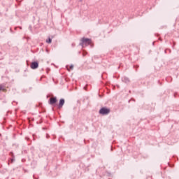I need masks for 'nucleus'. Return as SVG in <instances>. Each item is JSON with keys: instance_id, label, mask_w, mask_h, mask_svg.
<instances>
[{"instance_id": "7", "label": "nucleus", "mask_w": 179, "mask_h": 179, "mask_svg": "<svg viewBox=\"0 0 179 179\" xmlns=\"http://www.w3.org/2000/svg\"><path fill=\"white\" fill-rule=\"evenodd\" d=\"M11 163H13L15 162V157H13V158L10 159Z\"/></svg>"}, {"instance_id": "9", "label": "nucleus", "mask_w": 179, "mask_h": 179, "mask_svg": "<svg viewBox=\"0 0 179 179\" xmlns=\"http://www.w3.org/2000/svg\"><path fill=\"white\" fill-rule=\"evenodd\" d=\"M29 29L31 31V25H29Z\"/></svg>"}, {"instance_id": "5", "label": "nucleus", "mask_w": 179, "mask_h": 179, "mask_svg": "<svg viewBox=\"0 0 179 179\" xmlns=\"http://www.w3.org/2000/svg\"><path fill=\"white\" fill-rule=\"evenodd\" d=\"M64 104H65V100L60 99L59 104V108H62V106H64Z\"/></svg>"}, {"instance_id": "2", "label": "nucleus", "mask_w": 179, "mask_h": 179, "mask_svg": "<svg viewBox=\"0 0 179 179\" xmlns=\"http://www.w3.org/2000/svg\"><path fill=\"white\" fill-rule=\"evenodd\" d=\"M99 113H100V114H103V115L108 114L110 113V109H108L107 108H102L99 110Z\"/></svg>"}, {"instance_id": "3", "label": "nucleus", "mask_w": 179, "mask_h": 179, "mask_svg": "<svg viewBox=\"0 0 179 179\" xmlns=\"http://www.w3.org/2000/svg\"><path fill=\"white\" fill-rule=\"evenodd\" d=\"M37 68H38V62H33L31 64V69H37Z\"/></svg>"}, {"instance_id": "6", "label": "nucleus", "mask_w": 179, "mask_h": 179, "mask_svg": "<svg viewBox=\"0 0 179 179\" xmlns=\"http://www.w3.org/2000/svg\"><path fill=\"white\" fill-rule=\"evenodd\" d=\"M52 40L51 38H48V40L46 41V43H48V44H51Z\"/></svg>"}, {"instance_id": "4", "label": "nucleus", "mask_w": 179, "mask_h": 179, "mask_svg": "<svg viewBox=\"0 0 179 179\" xmlns=\"http://www.w3.org/2000/svg\"><path fill=\"white\" fill-rule=\"evenodd\" d=\"M57 103V98H50L49 101L50 104H55Z\"/></svg>"}, {"instance_id": "1", "label": "nucleus", "mask_w": 179, "mask_h": 179, "mask_svg": "<svg viewBox=\"0 0 179 179\" xmlns=\"http://www.w3.org/2000/svg\"><path fill=\"white\" fill-rule=\"evenodd\" d=\"M81 45L83 47H86V45H89V44H90V43H92V40L89 39V38H83L81 39Z\"/></svg>"}, {"instance_id": "8", "label": "nucleus", "mask_w": 179, "mask_h": 179, "mask_svg": "<svg viewBox=\"0 0 179 179\" xmlns=\"http://www.w3.org/2000/svg\"><path fill=\"white\" fill-rule=\"evenodd\" d=\"M10 156H11V157H15V155H13L12 152H10Z\"/></svg>"}, {"instance_id": "10", "label": "nucleus", "mask_w": 179, "mask_h": 179, "mask_svg": "<svg viewBox=\"0 0 179 179\" xmlns=\"http://www.w3.org/2000/svg\"><path fill=\"white\" fill-rule=\"evenodd\" d=\"M70 69H73V66H70Z\"/></svg>"}, {"instance_id": "11", "label": "nucleus", "mask_w": 179, "mask_h": 179, "mask_svg": "<svg viewBox=\"0 0 179 179\" xmlns=\"http://www.w3.org/2000/svg\"><path fill=\"white\" fill-rule=\"evenodd\" d=\"M0 90H2V87H0Z\"/></svg>"}]
</instances>
